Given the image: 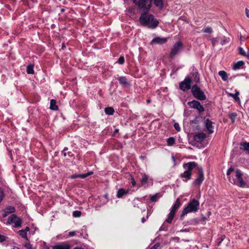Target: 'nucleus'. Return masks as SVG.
I'll return each instance as SVG.
<instances>
[{"label":"nucleus","instance_id":"1","mask_svg":"<svg viewBox=\"0 0 249 249\" xmlns=\"http://www.w3.org/2000/svg\"><path fill=\"white\" fill-rule=\"evenodd\" d=\"M229 181L234 185L241 188H245L247 185L248 176L238 169H235L233 167L229 168L227 172Z\"/></svg>","mask_w":249,"mask_h":249},{"label":"nucleus","instance_id":"2","mask_svg":"<svg viewBox=\"0 0 249 249\" xmlns=\"http://www.w3.org/2000/svg\"><path fill=\"white\" fill-rule=\"evenodd\" d=\"M141 24L150 29H154L158 26L159 21L153 15L146 13H142L139 18Z\"/></svg>","mask_w":249,"mask_h":249},{"label":"nucleus","instance_id":"3","mask_svg":"<svg viewBox=\"0 0 249 249\" xmlns=\"http://www.w3.org/2000/svg\"><path fill=\"white\" fill-rule=\"evenodd\" d=\"M196 163L195 162H189L183 165L185 171L180 174V177L184 178V181H187L191 178L192 170L196 167Z\"/></svg>","mask_w":249,"mask_h":249},{"label":"nucleus","instance_id":"4","mask_svg":"<svg viewBox=\"0 0 249 249\" xmlns=\"http://www.w3.org/2000/svg\"><path fill=\"white\" fill-rule=\"evenodd\" d=\"M199 202L195 199H193L188 203L187 207L184 208L180 216L181 218H182L188 213L196 212L199 208Z\"/></svg>","mask_w":249,"mask_h":249},{"label":"nucleus","instance_id":"5","mask_svg":"<svg viewBox=\"0 0 249 249\" xmlns=\"http://www.w3.org/2000/svg\"><path fill=\"white\" fill-rule=\"evenodd\" d=\"M133 1L142 10L148 11L151 7L152 0H133Z\"/></svg>","mask_w":249,"mask_h":249},{"label":"nucleus","instance_id":"6","mask_svg":"<svg viewBox=\"0 0 249 249\" xmlns=\"http://www.w3.org/2000/svg\"><path fill=\"white\" fill-rule=\"evenodd\" d=\"M191 89L192 94L196 98L201 101L206 99V96L204 92L197 85L193 86Z\"/></svg>","mask_w":249,"mask_h":249},{"label":"nucleus","instance_id":"7","mask_svg":"<svg viewBox=\"0 0 249 249\" xmlns=\"http://www.w3.org/2000/svg\"><path fill=\"white\" fill-rule=\"evenodd\" d=\"M181 205L180 200L179 198H177L175 204L172 207L170 212L168 214V218L165 220L168 223H171L175 216V213L177 210L179 208Z\"/></svg>","mask_w":249,"mask_h":249},{"label":"nucleus","instance_id":"8","mask_svg":"<svg viewBox=\"0 0 249 249\" xmlns=\"http://www.w3.org/2000/svg\"><path fill=\"white\" fill-rule=\"evenodd\" d=\"M7 224H14V226L16 228H20L21 227V220L16 215L13 214L11 215L8 219Z\"/></svg>","mask_w":249,"mask_h":249},{"label":"nucleus","instance_id":"9","mask_svg":"<svg viewBox=\"0 0 249 249\" xmlns=\"http://www.w3.org/2000/svg\"><path fill=\"white\" fill-rule=\"evenodd\" d=\"M182 49V44L181 42L178 41L175 44L171 50L169 56L173 58L176 55L178 54Z\"/></svg>","mask_w":249,"mask_h":249},{"label":"nucleus","instance_id":"10","mask_svg":"<svg viewBox=\"0 0 249 249\" xmlns=\"http://www.w3.org/2000/svg\"><path fill=\"white\" fill-rule=\"evenodd\" d=\"M192 83V79L190 77H186L184 81L181 82L179 84V88L185 91L191 89V84Z\"/></svg>","mask_w":249,"mask_h":249},{"label":"nucleus","instance_id":"11","mask_svg":"<svg viewBox=\"0 0 249 249\" xmlns=\"http://www.w3.org/2000/svg\"><path fill=\"white\" fill-rule=\"evenodd\" d=\"M189 106L193 108L196 109L199 112H203L205 108L200 103L196 100H193L188 103Z\"/></svg>","mask_w":249,"mask_h":249},{"label":"nucleus","instance_id":"12","mask_svg":"<svg viewBox=\"0 0 249 249\" xmlns=\"http://www.w3.org/2000/svg\"><path fill=\"white\" fill-rule=\"evenodd\" d=\"M204 174L202 168H200L198 170V175L197 178L195 180L194 184L196 185H199L202 183L204 180Z\"/></svg>","mask_w":249,"mask_h":249},{"label":"nucleus","instance_id":"13","mask_svg":"<svg viewBox=\"0 0 249 249\" xmlns=\"http://www.w3.org/2000/svg\"><path fill=\"white\" fill-rule=\"evenodd\" d=\"M167 41V38L157 37L152 40L151 43H156L161 45L165 43Z\"/></svg>","mask_w":249,"mask_h":249},{"label":"nucleus","instance_id":"14","mask_svg":"<svg viewBox=\"0 0 249 249\" xmlns=\"http://www.w3.org/2000/svg\"><path fill=\"white\" fill-rule=\"evenodd\" d=\"M213 123L211 122L209 119H207L205 121V126L207 128V131H208L209 133L212 134L213 133Z\"/></svg>","mask_w":249,"mask_h":249},{"label":"nucleus","instance_id":"15","mask_svg":"<svg viewBox=\"0 0 249 249\" xmlns=\"http://www.w3.org/2000/svg\"><path fill=\"white\" fill-rule=\"evenodd\" d=\"M206 137V134L204 133H198L195 135L194 139L197 142H202Z\"/></svg>","mask_w":249,"mask_h":249},{"label":"nucleus","instance_id":"16","mask_svg":"<svg viewBox=\"0 0 249 249\" xmlns=\"http://www.w3.org/2000/svg\"><path fill=\"white\" fill-rule=\"evenodd\" d=\"M92 174H93V172H89L86 174L72 175V176H71V178L72 179H75L77 178H85Z\"/></svg>","mask_w":249,"mask_h":249},{"label":"nucleus","instance_id":"17","mask_svg":"<svg viewBox=\"0 0 249 249\" xmlns=\"http://www.w3.org/2000/svg\"><path fill=\"white\" fill-rule=\"evenodd\" d=\"M192 77L193 79V80L194 82H195L196 83H198L199 82V77L198 72L196 70H194L193 72L191 73Z\"/></svg>","mask_w":249,"mask_h":249},{"label":"nucleus","instance_id":"18","mask_svg":"<svg viewBox=\"0 0 249 249\" xmlns=\"http://www.w3.org/2000/svg\"><path fill=\"white\" fill-rule=\"evenodd\" d=\"M128 191H125L124 189L121 188L119 189L117 192V196L118 198L122 197L124 195L127 194Z\"/></svg>","mask_w":249,"mask_h":249},{"label":"nucleus","instance_id":"19","mask_svg":"<svg viewBox=\"0 0 249 249\" xmlns=\"http://www.w3.org/2000/svg\"><path fill=\"white\" fill-rule=\"evenodd\" d=\"M218 74L221 77L223 81H226L227 80L228 76L225 71H220L218 72Z\"/></svg>","mask_w":249,"mask_h":249},{"label":"nucleus","instance_id":"20","mask_svg":"<svg viewBox=\"0 0 249 249\" xmlns=\"http://www.w3.org/2000/svg\"><path fill=\"white\" fill-rule=\"evenodd\" d=\"M50 109L53 110H57L58 107L56 105V101L54 99H52L50 101Z\"/></svg>","mask_w":249,"mask_h":249},{"label":"nucleus","instance_id":"21","mask_svg":"<svg viewBox=\"0 0 249 249\" xmlns=\"http://www.w3.org/2000/svg\"><path fill=\"white\" fill-rule=\"evenodd\" d=\"M244 65V62L243 61H239L233 65V69L234 70L239 69L242 66Z\"/></svg>","mask_w":249,"mask_h":249},{"label":"nucleus","instance_id":"22","mask_svg":"<svg viewBox=\"0 0 249 249\" xmlns=\"http://www.w3.org/2000/svg\"><path fill=\"white\" fill-rule=\"evenodd\" d=\"M149 177L146 174L142 175V178L141 179V182L142 185L146 184L148 182Z\"/></svg>","mask_w":249,"mask_h":249},{"label":"nucleus","instance_id":"23","mask_svg":"<svg viewBox=\"0 0 249 249\" xmlns=\"http://www.w3.org/2000/svg\"><path fill=\"white\" fill-rule=\"evenodd\" d=\"M117 79L121 85H126L128 84L126 79L124 76L119 77Z\"/></svg>","mask_w":249,"mask_h":249},{"label":"nucleus","instance_id":"24","mask_svg":"<svg viewBox=\"0 0 249 249\" xmlns=\"http://www.w3.org/2000/svg\"><path fill=\"white\" fill-rule=\"evenodd\" d=\"M52 249H70V246L68 245H58L53 247Z\"/></svg>","mask_w":249,"mask_h":249},{"label":"nucleus","instance_id":"25","mask_svg":"<svg viewBox=\"0 0 249 249\" xmlns=\"http://www.w3.org/2000/svg\"><path fill=\"white\" fill-rule=\"evenodd\" d=\"M237 116V113L235 112H230L228 115V116L231 120L232 123H234L235 122Z\"/></svg>","mask_w":249,"mask_h":249},{"label":"nucleus","instance_id":"26","mask_svg":"<svg viewBox=\"0 0 249 249\" xmlns=\"http://www.w3.org/2000/svg\"><path fill=\"white\" fill-rule=\"evenodd\" d=\"M105 113L109 115H113L114 111L112 107H107L105 108Z\"/></svg>","mask_w":249,"mask_h":249},{"label":"nucleus","instance_id":"27","mask_svg":"<svg viewBox=\"0 0 249 249\" xmlns=\"http://www.w3.org/2000/svg\"><path fill=\"white\" fill-rule=\"evenodd\" d=\"M240 145L242 146V149L247 151L249 154V142L241 143Z\"/></svg>","mask_w":249,"mask_h":249},{"label":"nucleus","instance_id":"28","mask_svg":"<svg viewBox=\"0 0 249 249\" xmlns=\"http://www.w3.org/2000/svg\"><path fill=\"white\" fill-rule=\"evenodd\" d=\"M154 4L157 7L160 9L163 7V0H154Z\"/></svg>","mask_w":249,"mask_h":249},{"label":"nucleus","instance_id":"29","mask_svg":"<svg viewBox=\"0 0 249 249\" xmlns=\"http://www.w3.org/2000/svg\"><path fill=\"white\" fill-rule=\"evenodd\" d=\"M27 72L28 74H33L34 72V67L32 65H29L27 67Z\"/></svg>","mask_w":249,"mask_h":249},{"label":"nucleus","instance_id":"30","mask_svg":"<svg viewBox=\"0 0 249 249\" xmlns=\"http://www.w3.org/2000/svg\"><path fill=\"white\" fill-rule=\"evenodd\" d=\"M230 41L229 38H227L225 36H223L221 38V44L223 45Z\"/></svg>","mask_w":249,"mask_h":249},{"label":"nucleus","instance_id":"31","mask_svg":"<svg viewBox=\"0 0 249 249\" xmlns=\"http://www.w3.org/2000/svg\"><path fill=\"white\" fill-rule=\"evenodd\" d=\"M5 210L7 211V213H14L16 211L15 208L12 206L7 207L6 208V209Z\"/></svg>","mask_w":249,"mask_h":249},{"label":"nucleus","instance_id":"32","mask_svg":"<svg viewBox=\"0 0 249 249\" xmlns=\"http://www.w3.org/2000/svg\"><path fill=\"white\" fill-rule=\"evenodd\" d=\"M18 233L19 235L22 237L23 238H25L27 240H28V238L27 237V233H26V231H24L23 230H20L18 231Z\"/></svg>","mask_w":249,"mask_h":249},{"label":"nucleus","instance_id":"33","mask_svg":"<svg viewBox=\"0 0 249 249\" xmlns=\"http://www.w3.org/2000/svg\"><path fill=\"white\" fill-rule=\"evenodd\" d=\"M24 247L26 248L27 249H36L35 247H34L32 245H31L29 242H26L24 244Z\"/></svg>","mask_w":249,"mask_h":249},{"label":"nucleus","instance_id":"34","mask_svg":"<svg viewBox=\"0 0 249 249\" xmlns=\"http://www.w3.org/2000/svg\"><path fill=\"white\" fill-rule=\"evenodd\" d=\"M175 139L173 137H170L167 139V144L169 146L173 145L175 143Z\"/></svg>","mask_w":249,"mask_h":249},{"label":"nucleus","instance_id":"35","mask_svg":"<svg viewBox=\"0 0 249 249\" xmlns=\"http://www.w3.org/2000/svg\"><path fill=\"white\" fill-rule=\"evenodd\" d=\"M203 32L206 33L211 34L213 32V30L211 27H207L203 28Z\"/></svg>","mask_w":249,"mask_h":249},{"label":"nucleus","instance_id":"36","mask_svg":"<svg viewBox=\"0 0 249 249\" xmlns=\"http://www.w3.org/2000/svg\"><path fill=\"white\" fill-rule=\"evenodd\" d=\"M159 198L158 194H156L150 197V200L152 202L156 201Z\"/></svg>","mask_w":249,"mask_h":249},{"label":"nucleus","instance_id":"37","mask_svg":"<svg viewBox=\"0 0 249 249\" xmlns=\"http://www.w3.org/2000/svg\"><path fill=\"white\" fill-rule=\"evenodd\" d=\"M72 215L74 217H79L81 215V212L79 211H75L73 212Z\"/></svg>","mask_w":249,"mask_h":249},{"label":"nucleus","instance_id":"38","mask_svg":"<svg viewBox=\"0 0 249 249\" xmlns=\"http://www.w3.org/2000/svg\"><path fill=\"white\" fill-rule=\"evenodd\" d=\"M238 50H239V53L241 55L247 56V54H246V53L245 51H244V50L242 47H239L238 48Z\"/></svg>","mask_w":249,"mask_h":249},{"label":"nucleus","instance_id":"39","mask_svg":"<svg viewBox=\"0 0 249 249\" xmlns=\"http://www.w3.org/2000/svg\"><path fill=\"white\" fill-rule=\"evenodd\" d=\"M160 247V244L159 243H156L152 247H149L147 249H159Z\"/></svg>","mask_w":249,"mask_h":249},{"label":"nucleus","instance_id":"40","mask_svg":"<svg viewBox=\"0 0 249 249\" xmlns=\"http://www.w3.org/2000/svg\"><path fill=\"white\" fill-rule=\"evenodd\" d=\"M213 47H215L216 44L218 42V39L216 38H212L211 39Z\"/></svg>","mask_w":249,"mask_h":249},{"label":"nucleus","instance_id":"41","mask_svg":"<svg viewBox=\"0 0 249 249\" xmlns=\"http://www.w3.org/2000/svg\"><path fill=\"white\" fill-rule=\"evenodd\" d=\"M124 62V59L123 56H120L117 62L120 64H123Z\"/></svg>","mask_w":249,"mask_h":249},{"label":"nucleus","instance_id":"42","mask_svg":"<svg viewBox=\"0 0 249 249\" xmlns=\"http://www.w3.org/2000/svg\"><path fill=\"white\" fill-rule=\"evenodd\" d=\"M174 126L176 130H177L178 131H179L180 130V128L178 123H175Z\"/></svg>","mask_w":249,"mask_h":249},{"label":"nucleus","instance_id":"43","mask_svg":"<svg viewBox=\"0 0 249 249\" xmlns=\"http://www.w3.org/2000/svg\"><path fill=\"white\" fill-rule=\"evenodd\" d=\"M6 240V237L0 234V242H2Z\"/></svg>","mask_w":249,"mask_h":249},{"label":"nucleus","instance_id":"44","mask_svg":"<svg viewBox=\"0 0 249 249\" xmlns=\"http://www.w3.org/2000/svg\"><path fill=\"white\" fill-rule=\"evenodd\" d=\"M3 197V193L1 188H0V202L2 201Z\"/></svg>","mask_w":249,"mask_h":249},{"label":"nucleus","instance_id":"45","mask_svg":"<svg viewBox=\"0 0 249 249\" xmlns=\"http://www.w3.org/2000/svg\"><path fill=\"white\" fill-rule=\"evenodd\" d=\"M9 214H10V213H7V211H6L5 210H4L3 211V216L4 217H5Z\"/></svg>","mask_w":249,"mask_h":249},{"label":"nucleus","instance_id":"46","mask_svg":"<svg viewBox=\"0 0 249 249\" xmlns=\"http://www.w3.org/2000/svg\"><path fill=\"white\" fill-rule=\"evenodd\" d=\"M236 96V101H239V98L238 97V95L239 94V92L238 91H236V93L234 94Z\"/></svg>","mask_w":249,"mask_h":249},{"label":"nucleus","instance_id":"47","mask_svg":"<svg viewBox=\"0 0 249 249\" xmlns=\"http://www.w3.org/2000/svg\"><path fill=\"white\" fill-rule=\"evenodd\" d=\"M228 95L229 96L232 97L236 101V96L234 94L230 93H228Z\"/></svg>","mask_w":249,"mask_h":249},{"label":"nucleus","instance_id":"48","mask_svg":"<svg viewBox=\"0 0 249 249\" xmlns=\"http://www.w3.org/2000/svg\"><path fill=\"white\" fill-rule=\"evenodd\" d=\"M131 182L132 186H135L136 184V181H135V179H134V178H131Z\"/></svg>","mask_w":249,"mask_h":249},{"label":"nucleus","instance_id":"49","mask_svg":"<svg viewBox=\"0 0 249 249\" xmlns=\"http://www.w3.org/2000/svg\"><path fill=\"white\" fill-rule=\"evenodd\" d=\"M246 15L247 18H249V10L247 8L245 9Z\"/></svg>","mask_w":249,"mask_h":249},{"label":"nucleus","instance_id":"50","mask_svg":"<svg viewBox=\"0 0 249 249\" xmlns=\"http://www.w3.org/2000/svg\"><path fill=\"white\" fill-rule=\"evenodd\" d=\"M75 232L74 231H71L69 233V235L71 237L74 236Z\"/></svg>","mask_w":249,"mask_h":249},{"label":"nucleus","instance_id":"51","mask_svg":"<svg viewBox=\"0 0 249 249\" xmlns=\"http://www.w3.org/2000/svg\"><path fill=\"white\" fill-rule=\"evenodd\" d=\"M24 231H26V233H27V232L29 231V228L28 227H26L25 228V229L24 230H23Z\"/></svg>","mask_w":249,"mask_h":249},{"label":"nucleus","instance_id":"52","mask_svg":"<svg viewBox=\"0 0 249 249\" xmlns=\"http://www.w3.org/2000/svg\"><path fill=\"white\" fill-rule=\"evenodd\" d=\"M145 220H145V218H144V217H143V218H142V223H144V222L145 221Z\"/></svg>","mask_w":249,"mask_h":249},{"label":"nucleus","instance_id":"53","mask_svg":"<svg viewBox=\"0 0 249 249\" xmlns=\"http://www.w3.org/2000/svg\"><path fill=\"white\" fill-rule=\"evenodd\" d=\"M150 102H151V100H150V99H148V100H146V103H147V104H149V103H150Z\"/></svg>","mask_w":249,"mask_h":249},{"label":"nucleus","instance_id":"54","mask_svg":"<svg viewBox=\"0 0 249 249\" xmlns=\"http://www.w3.org/2000/svg\"><path fill=\"white\" fill-rule=\"evenodd\" d=\"M172 159L173 161L175 162V157L173 156H172Z\"/></svg>","mask_w":249,"mask_h":249},{"label":"nucleus","instance_id":"55","mask_svg":"<svg viewBox=\"0 0 249 249\" xmlns=\"http://www.w3.org/2000/svg\"><path fill=\"white\" fill-rule=\"evenodd\" d=\"M63 155H64V157H66V152H63Z\"/></svg>","mask_w":249,"mask_h":249},{"label":"nucleus","instance_id":"56","mask_svg":"<svg viewBox=\"0 0 249 249\" xmlns=\"http://www.w3.org/2000/svg\"><path fill=\"white\" fill-rule=\"evenodd\" d=\"M13 249H19L18 247H14V248H13Z\"/></svg>","mask_w":249,"mask_h":249},{"label":"nucleus","instance_id":"57","mask_svg":"<svg viewBox=\"0 0 249 249\" xmlns=\"http://www.w3.org/2000/svg\"><path fill=\"white\" fill-rule=\"evenodd\" d=\"M247 57L248 59H249V54H248L247 55Z\"/></svg>","mask_w":249,"mask_h":249},{"label":"nucleus","instance_id":"58","mask_svg":"<svg viewBox=\"0 0 249 249\" xmlns=\"http://www.w3.org/2000/svg\"><path fill=\"white\" fill-rule=\"evenodd\" d=\"M68 149V148L67 147H65L64 149V151H66Z\"/></svg>","mask_w":249,"mask_h":249},{"label":"nucleus","instance_id":"59","mask_svg":"<svg viewBox=\"0 0 249 249\" xmlns=\"http://www.w3.org/2000/svg\"><path fill=\"white\" fill-rule=\"evenodd\" d=\"M118 129H116L115 132H118Z\"/></svg>","mask_w":249,"mask_h":249},{"label":"nucleus","instance_id":"60","mask_svg":"<svg viewBox=\"0 0 249 249\" xmlns=\"http://www.w3.org/2000/svg\"><path fill=\"white\" fill-rule=\"evenodd\" d=\"M62 47L63 48L64 47V44H63Z\"/></svg>","mask_w":249,"mask_h":249}]
</instances>
